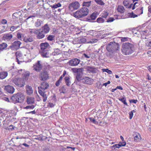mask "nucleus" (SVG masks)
Masks as SVG:
<instances>
[{
  "instance_id": "f257e3e1",
  "label": "nucleus",
  "mask_w": 151,
  "mask_h": 151,
  "mask_svg": "<svg viewBox=\"0 0 151 151\" xmlns=\"http://www.w3.org/2000/svg\"><path fill=\"white\" fill-rule=\"evenodd\" d=\"M119 48V44L115 42H110L106 46V49L109 52L108 54V56L110 58H112L116 51Z\"/></svg>"
},
{
  "instance_id": "f03ea898",
  "label": "nucleus",
  "mask_w": 151,
  "mask_h": 151,
  "mask_svg": "<svg viewBox=\"0 0 151 151\" xmlns=\"http://www.w3.org/2000/svg\"><path fill=\"white\" fill-rule=\"evenodd\" d=\"M134 45L129 42H125L123 44L122 46V51L125 55H129L132 53Z\"/></svg>"
},
{
  "instance_id": "7ed1b4c3",
  "label": "nucleus",
  "mask_w": 151,
  "mask_h": 151,
  "mask_svg": "<svg viewBox=\"0 0 151 151\" xmlns=\"http://www.w3.org/2000/svg\"><path fill=\"white\" fill-rule=\"evenodd\" d=\"M25 99V96L21 92L17 93L14 94L11 98L12 102L14 104H21L22 103Z\"/></svg>"
},
{
  "instance_id": "20e7f679",
  "label": "nucleus",
  "mask_w": 151,
  "mask_h": 151,
  "mask_svg": "<svg viewBox=\"0 0 151 151\" xmlns=\"http://www.w3.org/2000/svg\"><path fill=\"white\" fill-rule=\"evenodd\" d=\"M88 13V9L86 7H83L74 13L73 15L75 17L79 18L84 17L87 16Z\"/></svg>"
},
{
  "instance_id": "39448f33",
  "label": "nucleus",
  "mask_w": 151,
  "mask_h": 151,
  "mask_svg": "<svg viewBox=\"0 0 151 151\" xmlns=\"http://www.w3.org/2000/svg\"><path fill=\"white\" fill-rule=\"evenodd\" d=\"M71 70L74 73L76 74L75 82L76 81L78 82L80 81L82 79V78L83 75V68H72Z\"/></svg>"
},
{
  "instance_id": "423d86ee",
  "label": "nucleus",
  "mask_w": 151,
  "mask_h": 151,
  "mask_svg": "<svg viewBox=\"0 0 151 151\" xmlns=\"http://www.w3.org/2000/svg\"><path fill=\"white\" fill-rule=\"evenodd\" d=\"M12 82L15 85L19 87H23L25 84V82L24 79L18 77L13 78Z\"/></svg>"
},
{
  "instance_id": "0eeeda50",
  "label": "nucleus",
  "mask_w": 151,
  "mask_h": 151,
  "mask_svg": "<svg viewBox=\"0 0 151 151\" xmlns=\"http://www.w3.org/2000/svg\"><path fill=\"white\" fill-rule=\"evenodd\" d=\"M39 76L41 81H46L49 78L48 72L45 69H44L40 72Z\"/></svg>"
},
{
  "instance_id": "6e6552de",
  "label": "nucleus",
  "mask_w": 151,
  "mask_h": 151,
  "mask_svg": "<svg viewBox=\"0 0 151 151\" xmlns=\"http://www.w3.org/2000/svg\"><path fill=\"white\" fill-rule=\"evenodd\" d=\"M21 44L22 43L19 41H15L9 47L8 49H11L13 50H17L19 49Z\"/></svg>"
},
{
  "instance_id": "1a4fd4ad",
  "label": "nucleus",
  "mask_w": 151,
  "mask_h": 151,
  "mask_svg": "<svg viewBox=\"0 0 151 151\" xmlns=\"http://www.w3.org/2000/svg\"><path fill=\"white\" fill-rule=\"evenodd\" d=\"M80 4L77 1L72 2L68 6L69 10L72 11L74 10L78 9L80 7Z\"/></svg>"
},
{
  "instance_id": "9d476101",
  "label": "nucleus",
  "mask_w": 151,
  "mask_h": 151,
  "mask_svg": "<svg viewBox=\"0 0 151 151\" xmlns=\"http://www.w3.org/2000/svg\"><path fill=\"white\" fill-rule=\"evenodd\" d=\"M81 61L80 60L76 58H73L70 60L67 64L72 66H75L78 65Z\"/></svg>"
},
{
  "instance_id": "9b49d317",
  "label": "nucleus",
  "mask_w": 151,
  "mask_h": 151,
  "mask_svg": "<svg viewBox=\"0 0 151 151\" xmlns=\"http://www.w3.org/2000/svg\"><path fill=\"white\" fill-rule=\"evenodd\" d=\"M60 151H74V147L64 146H60L59 147Z\"/></svg>"
},
{
  "instance_id": "f8f14e48",
  "label": "nucleus",
  "mask_w": 151,
  "mask_h": 151,
  "mask_svg": "<svg viewBox=\"0 0 151 151\" xmlns=\"http://www.w3.org/2000/svg\"><path fill=\"white\" fill-rule=\"evenodd\" d=\"M43 65L40 61H38L37 62L34 66V69L37 72H40L42 69Z\"/></svg>"
},
{
  "instance_id": "ddd939ff",
  "label": "nucleus",
  "mask_w": 151,
  "mask_h": 151,
  "mask_svg": "<svg viewBox=\"0 0 151 151\" xmlns=\"http://www.w3.org/2000/svg\"><path fill=\"white\" fill-rule=\"evenodd\" d=\"M16 59L17 61L19 64L22 62L23 59V55L22 53L20 52L17 51L16 52Z\"/></svg>"
},
{
  "instance_id": "4468645a",
  "label": "nucleus",
  "mask_w": 151,
  "mask_h": 151,
  "mask_svg": "<svg viewBox=\"0 0 151 151\" xmlns=\"http://www.w3.org/2000/svg\"><path fill=\"white\" fill-rule=\"evenodd\" d=\"M40 51L49 50L50 47L49 44L47 42L42 43L40 44Z\"/></svg>"
},
{
  "instance_id": "2eb2a0df",
  "label": "nucleus",
  "mask_w": 151,
  "mask_h": 151,
  "mask_svg": "<svg viewBox=\"0 0 151 151\" xmlns=\"http://www.w3.org/2000/svg\"><path fill=\"white\" fill-rule=\"evenodd\" d=\"M82 82L84 84L91 85L93 83V80L87 77H85L82 79Z\"/></svg>"
},
{
  "instance_id": "dca6fc26",
  "label": "nucleus",
  "mask_w": 151,
  "mask_h": 151,
  "mask_svg": "<svg viewBox=\"0 0 151 151\" xmlns=\"http://www.w3.org/2000/svg\"><path fill=\"white\" fill-rule=\"evenodd\" d=\"M40 30L43 32L44 33L46 34L49 32L50 28L48 24H46L42 27Z\"/></svg>"
},
{
  "instance_id": "f3484780",
  "label": "nucleus",
  "mask_w": 151,
  "mask_h": 151,
  "mask_svg": "<svg viewBox=\"0 0 151 151\" xmlns=\"http://www.w3.org/2000/svg\"><path fill=\"white\" fill-rule=\"evenodd\" d=\"M35 100L34 97L30 96H27L26 102L28 104H32L35 103Z\"/></svg>"
},
{
  "instance_id": "a211bd4d",
  "label": "nucleus",
  "mask_w": 151,
  "mask_h": 151,
  "mask_svg": "<svg viewBox=\"0 0 151 151\" xmlns=\"http://www.w3.org/2000/svg\"><path fill=\"white\" fill-rule=\"evenodd\" d=\"M23 37L24 41L26 43L32 42L33 41V38L31 36L23 35Z\"/></svg>"
},
{
  "instance_id": "6ab92c4d",
  "label": "nucleus",
  "mask_w": 151,
  "mask_h": 151,
  "mask_svg": "<svg viewBox=\"0 0 151 151\" xmlns=\"http://www.w3.org/2000/svg\"><path fill=\"white\" fill-rule=\"evenodd\" d=\"M62 3V1H60V0H59L57 2L54 3V4H52L51 7L54 9L60 7L62 6L61 3Z\"/></svg>"
},
{
  "instance_id": "aec40b11",
  "label": "nucleus",
  "mask_w": 151,
  "mask_h": 151,
  "mask_svg": "<svg viewBox=\"0 0 151 151\" xmlns=\"http://www.w3.org/2000/svg\"><path fill=\"white\" fill-rule=\"evenodd\" d=\"M43 24V21L42 20L40 19H37L35 21L34 26L35 27L38 28L40 27Z\"/></svg>"
},
{
  "instance_id": "412c9836",
  "label": "nucleus",
  "mask_w": 151,
  "mask_h": 151,
  "mask_svg": "<svg viewBox=\"0 0 151 151\" xmlns=\"http://www.w3.org/2000/svg\"><path fill=\"white\" fill-rule=\"evenodd\" d=\"M5 88L6 91L9 93H13L14 92V88L12 86L8 85L6 86Z\"/></svg>"
},
{
  "instance_id": "4be33fe9",
  "label": "nucleus",
  "mask_w": 151,
  "mask_h": 151,
  "mask_svg": "<svg viewBox=\"0 0 151 151\" xmlns=\"http://www.w3.org/2000/svg\"><path fill=\"white\" fill-rule=\"evenodd\" d=\"M97 17V14L96 13L93 12L90 16L88 17L87 19V21L90 22L91 20H94L96 19Z\"/></svg>"
},
{
  "instance_id": "5701e85b",
  "label": "nucleus",
  "mask_w": 151,
  "mask_h": 151,
  "mask_svg": "<svg viewBox=\"0 0 151 151\" xmlns=\"http://www.w3.org/2000/svg\"><path fill=\"white\" fill-rule=\"evenodd\" d=\"M41 55L43 57L48 58L49 56V50L40 51Z\"/></svg>"
},
{
  "instance_id": "b1692460",
  "label": "nucleus",
  "mask_w": 151,
  "mask_h": 151,
  "mask_svg": "<svg viewBox=\"0 0 151 151\" xmlns=\"http://www.w3.org/2000/svg\"><path fill=\"white\" fill-rule=\"evenodd\" d=\"M45 33L40 30L39 29L38 33L37 35V37L39 39H41L44 38L45 37Z\"/></svg>"
},
{
  "instance_id": "393cba45",
  "label": "nucleus",
  "mask_w": 151,
  "mask_h": 151,
  "mask_svg": "<svg viewBox=\"0 0 151 151\" xmlns=\"http://www.w3.org/2000/svg\"><path fill=\"white\" fill-rule=\"evenodd\" d=\"M49 86L48 83L45 82H43L41 84L40 88L42 90L44 91L45 89H47Z\"/></svg>"
},
{
  "instance_id": "a878e982",
  "label": "nucleus",
  "mask_w": 151,
  "mask_h": 151,
  "mask_svg": "<svg viewBox=\"0 0 151 151\" xmlns=\"http://www.w3.org/2000/svg\"><path fill=\"white\" fill-rule=\"evenodd\" d=\"M8 75L7 72L2 71L0 72V79H3L5 78Z\"/></svg>"
},
{
  "instance_id": "bb28decb",
  "label": "nucleus",
  "mask_w": 151,
  "mask_h": 151,
  "mask_svg": "<svg viewBox=\"0 0 151 151\" xmlns=\"http://www.w3.org/2000/svg\"><path fill=\"white\" fill-rule=\"evenodd\" d=\"M30 73L29 72H25L24 73L23 72V78L24 80L27 81L28 80L30 75Z\"/></svg>"
},
{
  "instance_id": "cd10ccee",
  "label": "nucleus",
  "mask_w": 151,
  "mask_h": 151,
  "mask_svg": "<svg viewBox=\"0 0 151 151\" xmlns=\"http://www.w3.org/2000/svg\"><path fill=\"white\" fill-rule=\"evenodd\" d=\"M26 90L27 94L30 95L33 93V91L31 86L27 85L26 86Z\"/></svg>"
},
{
  "instance_id": "c85d7f7f",
  "label": "nucleus",
  "mask_w": 151,
  "mask_h": 151,
  "mask_svg": "<svg viewBox=\"0 0 151 151\" xmlns=\"http://www.w3.org/2000/svg\"><path fill=\"white\" fill-rule=\"evenodd\" d=\"M86 69L88 71H90L92 73H95L96 71V69L93 66H88L86 68Z\"/></svg>"
},
{
  "instance_id": "c756f323",
  "label": "nucleus",
  "mask_w": 151,
  "mask_h": 151,
  "mask_svg": "<svg viewBox=\"0 0 151 151\" xmlns=\"http://www.w3.org/2000/svg\"><path fill=\"white\" fill-rule=\"evenodd\" d=\"M13 37V35L12 34L8 33L6 34L3 36L5 40H10Z\"/></svg>"
},
{
  "instance_id": "7c9ffc66",
  "label": "nucleus",
  "mask_w": 151,
  "mask_h": 151,
  "mask_svg": "<svg viewBox=\"0 0 151 151\" xmlns=\"http://www.w3.org/2000/svg\"><path fill=\"white\" fill-rule=\"evenodd\" d=\"M61 51L58 48L55 49L54 51L52 52V54L53 55H59L60 54Z\"/></svg>"
},
{
  "instance_id": "2f4dec72",
  "label": "nucleus",
  "mask_w": 151,
  "mask_h": 151,
  "mask_svg": "<svg viewBox=\"0 0 151 151\" xmlns=\"http://www.w3.org/2000/svg\"><path fill=\"white\" fill-rule=\"evenodd\" d=\"M7 45L6 43H2L0 44V50H3L7 47Z\"/></svg>"
},
{
  "instance_id": "473e14b6",
  "label": "nucleus",
  "mask_w": 151,
  "mask_h": 151,
  "mask_svg": "<svg viewBox=\"0 0 151 151\" xmlns=\"http://www.w3.org/2000/svg\"><path fill=\"white\" fill-rule=\"evenodd\" d=\"M39 31V29H29V32L31 34H34L36 35H37V34L38 33Z\"/></svg>"
},
{
  "instance_id": "72a5a7b5",
  "label": "nucleus",
  "mask_w": 151,
  "mask_h": 151,
  "mask_svg": "<svg viewBox=\"0 0 151 151\" xmlns=\"http://www.w3.org/2000/svg\"><path fill=\"white\" fill-rule=\"evenodd\" d=\"M141 139V136L140 135L137 134H136L134 137V140L136 142H139Z\"/></svg>"
},
{
  "instance_id": "f704fd0d",
  "label": "nucleus",
  "mask_w": 151,
  "mask_h": 151,
  "mask_svg": "<svg viewBox=\"0 0 151 151\" xmlns=\"http://www.w3.org/2000/svg\"><path fill=\"white\" fill-rule=\"evenodd\" d=\"M65 81V82L66 85L68 86H69L71 82L70 80V78L69 77L67 76H66L64 78Z\"/></svg>"
},
{
  "instance_id": "c9c22d12",
  "label": "nucleus",
  "mask_w": 151,
  "mask_h": 151,
  "mask_svg": "<svg viewBox=\"0 0 151 151\" xmlns=\"http://www.w3.org/2000/svg\"><path fill=\"white\" fill-rule=\"evenodd\" d=\"M117 11L121 13H122L124 12V8L122 6H118L117 9Z\"/></svg>"
},
{
  "instance_id": "e433bc0d",
  "label": "nucleus",
  "mask_w": 151,
  "mask_h": 151,
  "mask_svg": "<svg viewBox=\"0 0 151 151\" xmlns=\"http://www.w3.org/2000/svg\"><path fill=\"white\" fill-rule=\"evenodd\" d=\"M91 1H84L83 3V6L88 7L91 6Z\"/></svg>"
},
{
  "instance_id": "4c0bfd02",
  "label": "nucleus",
  "mask_w": 151,
  "mask_h": 151,
  "mask_svg": "<svg viewBox=\"0 0 151 151\" xmlns=\"http://www.w3.org/2000/svg\"><path fill=\"white\" fill-rule=\"evenodd\" d=\"M59 0H49L48 2V4L50 5V6H51L52 4H54V3L57 2Z\"/></svg>"
},
{
  "instance_id": "58836bf2",
  "label": "nucleus",
  "mask_w": 151,
  "mask_h": 151,
  "mask_svg": "<svg viewBox=\"0 0 151 151\" xmlns=\"http://www.w3.org/2000/svg\"><path fill=\"white\" fill-rule=\"evenodd\" d=\"M94 1L98 4L101 6H103L105 5V3H104L102 0H94Z\"/></svg>"
},
{
  "instance_id": "ea45409f",
  "label": "nucleus",
  "mask_w": 151,
  "mask_h": 151,
  "mask_svg": "<svg viewBox=\"0 0 151 151\" xmlns=\"http://www.w3.org/2000/svg\"><path fill=\"white\" fill-rule=\"evenodd\" d=\"M128 16L129 17L131 18H135V17H137L138 15L135 14H134L133 12H132L131 13H128Z\"/></svg>"
},
{
  "instance_id": "a19ab883",
  "label": "nucleus",
  "mask_w": 151,
  "mask_h": 151,
  "mask_svg": "<svg viewBox=\"0 0 151 151\" xmlns=\"http://www.w3.org/2000/svg\"><path fill=\"white\" fill-rule=\"evenodd\" d=\"M104 20L102 17H99L96 20V22L98 23H103L104 22Z\"/></svg>"
},
{
  "instance_id": "79ce46f5",
  "label": "nucleus",
  "mask_w": 151,
  "mask_h": 151,
  "mask_svg": "<svg viewBox=\"0 0 151 151\" xmlns=\"http://www.w3.org/2000/svg\"><path fill=\"white\" fill-rule=\"evenodd\" d=\"M119 100L120 101L123 102L124 104L128 106L127 103L126 102V99L125 98L123 97L122 99H119Z\"/></svg>"
},
{
  "instance_id": "37998d69",
  "label": "nucleus",
  "mask_w": 151,
  "mask_h": 151,
  "mask_svg": "<svg viewBox=\"0 0 151 151\" xmlns=\"http://www.w3.org/2000/svg\"><path fill=\"white\" fill-rule=\"evenodd\" d=\"M55 36L54 35H50L47 37L48 40L52 41L55 40Z\"/></svg>"
},
{
  "instance_id": "c03bdc74",
  "label": "nucleus",
  "mask_w": 151,
  "mask_h": 151,
  "mask_svg": "<svg viewBox=\"0 0 151 151\" xmlns=\"http://www.w3.org/2000/svg\"><path fill=\"white\" fill-rule=\"evenodd\" d=\"M109 15V13L107 12H104L102 15L101 16L102 17L106 18Z\"/></svg>"
},
{
  "instance_id": "a18cd8bd",
  "label": "nucleus",
  "mask_w": 151,
  "mask_h": 151,
  "mask_svg": "<svg viewBox=\"0 0 151 151\" xmlns=\"http://www.w3.org/2000/svg\"><path fill=\"white\" fill-rule=\"evenodd\" d=\"M35 106L34 105H29L26 106V107H24V109H34L35 107Z\"/></svg>"
},
{
  "instance_id": "49530a36",
  "label": "nucleus",
  "mask_w": 151,
  "mask_h": 151,
  "mask_svg": "<svg viewBox=\"0 0 151 151\" xmlns=\"http://www.w3.org/2000/svg\"><path fill=\"white\" fill-rule=\"evenodd\" d=\"M91 55L89 54L84 53L83 55V57L86 59H89Z\"/></svg>"
},
{
  "instance_id": "de8ad7c7",
  "label": "nucleus",
  "mask_w": 151,
  "mask_h": 151,
  "mask_svg": "<svg viewBox=\"0 0 151 151\" xmlns=\"http://www.w3.org/2000/svg\"><path fill=\"white\" fill-rule=\"evenodd\" d=\"M89 119L90 121L93 123L95 124H98V122L96 121L94 118H90Z\"/></svg>"
},
{
  "instance_id": "09e8293b",
  "label": "nucleus",
  "mask_w": 151,
  "mask_h": 151,
  "mask_svg": "<svg viewBox=\"0 0 151 151\" xmlns=\"http://www.w3.org/2000/svg\"><path fill=\"white\" fill-rule=\"evenodd\" d=\"M66 74V72L65 70H64L63 73V74L60 77L59 79L58 80L61 82L63 78L65 76Z\"/></svg>"
},
{
  "instance_id": "8fccbe9b",
  "label": "nucleus",
  "mask_w": 151,
  "mask_h": 151,
  "mask_svg": "<svg viewBox=\"0 0 151 151\" xmlns=\"http://www.w3.org/2000/svg\"><path fill=\"white\" fill-rule=\"evenodd\" d=\"M102 70L103 72H106L109 74H111L112 73V72L111 71L109 70L108 69H102Z\"/></svg>"
},
{
  "instance_id": "3c124183",
  "label": "nucleus",
  "mask_w": 151,
  "mask_h": 151,
  "mask_svg": "<svg viewBox=\"0 0 151 151\" xmlns=\"http://www.w3.org/2000/svg\"><path fill=\"white\" fill-rule=\"evenodd\" d=\"M38 92L42 96H43V95H44L45 94V92H43L42 90H39L38 91Z\"/></svg>"
},
{
  "instance_id": "603ef678",
  "label": "nucleus",
  "mask_w": 151,
  "mask_h": 151,
  "mask_svg": "<svg viewBox=\"0 0 151 151\" xmlns=\"http://www.w3.org/2000/svg\"><path fill=\"white\" fill-rule=\"evenodd\" d=\"M23 35H22V34L19 32H18L17 33V37L20 40V39L22 37H23Z\"/></svg>"
},
{
  "instance_id": "864d4df0",
  "label": "nucleus",
  "mask_w": 151,
  "mask_h": 151,
  "mask_svg": "<svg viewBox=\"0 0 151 151\" xmlns=\"http://www.w3.org/2000/svg\"><path fill=\"white\" fill-rule=\"evenodd\" d=\"M123 3L124 5L126 6L127 7L128 6V4H129V2L128 1H124L123 2Z\"/></svg>"
},
{
  "instance_id": "5fc2aeb1",
  "label": "nucleus",
  "mask_w": 151,
  "mask_h": 151,
  "mask_svg": "<svg viewBox=\"0 0 151 151\" xmlns=\"http://www.w3.org/2000/svg\"><path fill=\"white\" fill-rule=\"evenodd\" d=\"M114 20V19L113 17H110L109 19H107V22H111Z\"/></svg>"
},
{
  "instance_id": "6e6d98bb",
  "label": "nucleus",
  "mask_w": 151,
  "mask_h": 151,
  "mask_svg": "<svg viewBox=\"0 0 151 151\" xmlns=\"http://www.w3.org/2000/svg\"><path fill=\"white\" fill-rule=\"evenodd\" d=\"M42 97L43 98V101L44 102H45L47 101V96L46 94L45 93L44 95H43Z\"/></svg>"
},
{
  "instance_id": "4d7b16f0",
  "label": "nucleus",
  "mask_w": 151,
  "mask_h": 151,
  "mask_svg": "<svg viewBox=\"0 0 151 151\" xmlns=\"http://www.w3.org/2000/svg\"><path fill=\"white\" fill-rule=\"evenodd\" d=\"M120 147H121V145H120V144H115L114 145L112 146V148H119Z\"/></svg>"
},
{
  "instance_id": "13d9d810",
  "label": "nucleus",
  "mask_w": 151,
  "mask_h": 151,
  "mask_svg": "<svg viewBox=\"0 0 151 151\" xmlns=\"http://www.w3.org/2000/svg\"><path fill=\"white\" fill-rule=\"evenodd\" d=\"M137 12H139L140 13L139 14V15L143 13V7H142L140 9H137Z\"/></svg>"
},
{
  "instance_id": "bf43d9fd",
  "label": "nucleus",
  "mask_w": 151,
  "mask_h": 151,
  "mask_svg": "<svg viewBox=\"0 0 151 151\" xmlns=\"http://www.w3.org/2000/svg\"><path fill=\"white\" fill-rule=\"evenodd\" d=\"M128 37H123L122 38L121 40L122 42H124L128 41Z\"/></svg>"
},
{
  "instance_id": "052dcab7",
  "label": "nucleus",
  "mask_w": 151,
  "mask_h": 151,
  "mask_svg": "<svg viewBox=\"0 0 151 151\" xmlns=\"http://www.w3.org/2000/svg\"><path fill=\"white\" fill-rule=\"evenodd\" d=\"M98 41L97 39H93L91 40L89 42L90 43H93L97 42Z\"/></svg>"
},
{
  "instance_id": "680f3d73",
  "label": "nucleus",
  "mask_w": 151,
  "mask_h": 151,
  "mask_svg": "<svg viewBox=\"0 0 151 151\" xmlns=\"http://www.w3.org/2000/svg\"><path fill=\"white\" fill-rule=\"evenodd\" d=\"M86 39L85 38H82L80 40L79 42L82 43H84L86 42Z\"/></svg>"
},
{
  "instance_id": "e2e57ef3",
  "label": "nucleus",
  "mask_w": 151,
  "mask_h": 151,
  "mask_svg": "<svg viewBox=\"0 0 151 151\" xmlns=\"http://www.w3.org/2000/svg\"><path fill=\"white\" fill-rule=\"evenodd\" d=\"M136 4H137V5H136V6H137L139 5V4L137 2H135L134 4V5L132 6V9L133 10H134L135 8V7L136 6Z\"/></svg>"
},
{
  "instance_id": "0e129e2a",
  "label": "nucleus",
  "mask_w": 151,
  "mask_h": 151,
  "mask_svg": "<svg viewBox=\"0 0 151 151\" xmlns=\"http://www.w3.org/2000/svg\"><path fill=\"white\" fill-rule=\"evenodd\" d=\"M122 142H120L119 144H120V145L121 146H125L126 145V142H125L124 141H122Z\"/></svg>"
},
{
  "instance_id": "69168bd1",
  "label": "nucleus",
  "mask_w": 151,
  "mask_h": 151,
  "mask_svg": "<svg viewBox=\"0 0 151 151\" xmlns=\"http://www.w3.org/2000/svg\"><path fill=\"white\" fill-rule=\"evenodd\" d=\"M63 43L61 42V41H60V42H58V44L59 45V47H63L64 46V45L63 44Z\"/></svg>"
},
{
  "instance_id": "338daca9",
  "label": "nucleus",
  "mask_w": 151,
  "mask_h": 151,
  "mask_svg": "<svg viewBox=\"0 0 151 151\" xmlns=\"http://www.w3.org/2000/svg\"><path fill=\"white\" fill-rule=\"evenodd\" d=\"M1 22L3 24H5L7 23V21L6 19H4L2 20Z\"/></svg>"
},
{
  "instance_id": "774afa93",
  "label": "nucleus",
  "mask_w": 151,
  "mask_h": 151,
  "mask_svg": "<svg viewBox=\"0 0 151 151\" xmlns=\"http://www.w3.org/2000/svg\"><path fill=\"white\" fill-rule=\"evenodd\" d=\"M146 45L148 47H151V40L147 42Z\"/></svg>"
}]
</instances>
